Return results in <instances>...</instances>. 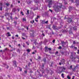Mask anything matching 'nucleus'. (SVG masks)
Instances as JSON below:
<instances>
[{"instance_id":"f257e3e1","label":"nucleus","mask_w":79,"mask_h":79,"mask_svg":"<svg viewBox=\"0 0 79 79\" xmlns=\"http://www.w3.org/2000/svg\"><path fill=\"white\" fill-rule=\"evenodd\" d=\"M52 1L48 0V6L49 8H51V5H52Z\"/></svg>"},{"instance_id":"f03ea898","label":"nucleus","mask_w":79,"mask_h":79,"mask_svg":"<svg viewBox=\"0 0 79 79\" xmlns=\"http://www.w3.org/2000/svg\"><path fill=\"white\" fill-rule=\"evenodd\" d=\"M52 28L55 30H58L59 29V27H57L56 26L53 25L52 26Z\"/></svg>"},{"instance_id":"7ed1b4c3","label":"nucleus","mask_w":79,"mask_h":79,"mask_svg":"<svg viewBox=\"0 0 79 79\" xmlns=\"http://www.w3.org/2000/svg\"><path fill=\"white\" fill-rule=\"evenodd\" d=\"M60 69H61V72L64 71L66 69V68L64 67H60Z\"/></svg>"},{"instance_id":"20e7f679","label":"nucleus","mask_w":79,"mask_h":79,"mask_svg":"<svg viewBox=\"0 0 79 79\" xmlns=\"http://www.w3.org/2000/svg\"><path fill=\"white\" fill-rule=\"evenodd\" d=\"M67 21L69 23H70L72 22V19H71V18H68L67 19Z\"/></svg>"},{"instance_id":"39448f33","label":"nucleus","mask_w":79,"mask_h":79,"mask_svg":"<svg viewBox=\"0 0 79 79\" xmlns=\"http://www.w3.org/2000/svg\"><path fill=\"white\" fill-rule=\"evenodd\" d=\"M61 63L62 64H64L65 63V60L64 59H62L61 60Z\"/></svg>"},{"instance_id":"423d86ee","label":"nucleus","mask_w":79,"mask_h":79,"mask_svg":"<svg viewBox=\"0 0 79 79\" xmlns=\"http://www.w3.org/2000/svg\"><path fill=\"white\" fill-rule=\"evenodd\" d=\"M13 65L14 66H15V67H16V66H17L16 65V61H13Z\"/></svg>"},{"instance_id":"0eeeda50","label":"nucleus","mask_w":79,"mask_h":79,"mask_svg":"<svg viewBox=\"0 0 79 79\" xmlns=\"http://www.w3.org/2000/svg\"><path fill=\"white\" fill-rule=\"evenodd\" d=\"M40 18V16H37V17L36 18H35V21H36V22H38V20H37V19H39V18Z\"/></svg>"},{"instance_id":"6e6552de","label":"nucleus","mask_w":79,"mask_h":79,"mask_svg":"<svg viewBox=\"0 0 79 79\" xmlns=\"http://www.w3.org/2000/svg\"><path fill=\"white\" fill-rule=\"evenodd\" d=\"M48 48L47 47H46L45 48V52H48Z\"/></svg>"},{"instance_id":"1a4fd4ad","label":"nucleus","mask_w":79,"mask_h":79,"mask_svg":"<svg viewBox=\"0 0 79 79\" xmlns=\"http://www.w3.org/2000/svg\"><path fill=\"white\" fill-rule=\"evenodd\" d=\"M61 44H62V46L63 47H64V45H65V42H61Z\"/></svg>"},{"instance_id":"9d476101","label":"nucleus","mask_w":79,"mask_h":79,"mask_svg":"<svg viewBox=\"0 0 79 79\" xmlns=\"http://www.w3.org/2000/svg\"><path fill=\"white\" fill-rule=\"evenodd\" d=\"M16 11V10L15 8L13 9L12 10V11L13 12H14V13H15Z\"/></svg>"},{"instance_id":"9b49d317","label":"nucleus","mask_w":79,"mask_h":79,"mask_svg":"<svg viewBox=\"0 0 79 79\" xmlns=\"http://www.w3.org/2000/svg\"><path fill=\"white\" fill-rule=\"evenodd\" d=\"M7 34H8V35L7 36V37H9L11 36V34H10V32H8L7 33Z\"/></svg>"},{"instance_id":"f8f14e48","label":"nucleus","mask_w":79,"mask_h":79,"mask_svg":"<svg viewBox=\"0 0 79 79\" xmlns=\"http://www.w3.org/2000/svg\"><path fill=\"white\" fill-rule=\"evenodd\" d=\"M73 69V66L70 65L69 67V69Z\"/></svg>"},{"instance_id":"ddd939ff","label":"nucleus","mask_w":79,"mask_h":79,"mask_svg":"<svg viewBox=\"0 0 79 79\" xmlns=\"http://www.w3.org/2000/svg\"><path fill=\"white\" fill-rule=\"evenodd\" d=\"M22 35H23V36H24L25 37H27V36H26V33H23L22 34Z\"/></svg>"},{"instance_id":"4468645a","label":"nucleus","mask_w":79,"mask_h":79,"mask_svg":"<svg viewBox=\"0 0 79 79\" xmlns=\"http://www.w3.org/2000/svg\"><path fill=\"white\" fill-rule=\"evenodd\" d=\"M60 6H57V8H61V6H62V5H61V4H60Z\"/></svg>"},{"instance_id":"2eb2a0df","label":"nucleus","mask_w":79,"mask_h":79,"mask_svg":"<svg viewBox=\"0 0 79 79\" xmlns=\"http://www.w3.org/2000/svg\"><path fill=\"white\" fill-rule=\"evenodd\" d=\"M69 11H71V10L73 9V8H72V7L71 6H69Z\"/></svg>"},{"instance_id":"dca6fc26","label":"nucleus","mask_w":79,"mask_h":79,"mask_svg":"<svg viewBox=\"0 0 79 79\" xmlns=\"http://www.w3.org/2000/svg\"><path fill=\"white\" fill-rule=\"evenodd\" d=\"M76 67H75L73 69V71H76Z\"/></svg>"},{"instance_id":"f3484780","label":"nucleus","mask_w":79,"mask_h":79,"mask_svg":"<svg viewBox=\"0 0 79 79\" xmlns=\"http://www.w3.org/2000/svg\"><path fill=\"white\" fill-rule=\"evenodd\" d=\"M3 5V3L2 2H0V6H2Z\"/></svg>"},{"instance_id":"a211bd4d","label":"nucleus","mask_w":79,"mask_h":79,"mask_svg":"<svg viewBox=\"0 0 79 79\" xmlns=\"http://www.w3.org/2000/svg\"><path fill=\"white\" fill-rule=\"evenodd\" d=\"M6 6H8L10 5V4L9 3H6Z\"/></svg>"},{"instance_id":"6ab92c4d","label":"nucleus","mask_w":79,"mask_h":79,"mask_svg":"<svg viewBox=\"0 0 79 79\" xmlns=\"http://www.w3.org/2000/svg\"><path fill=\"white\" fill-rule=\"evenodd\" d=\"M27 15H28V14H29V10H27Z\"/></svg>"},{"instance_id":"aec40b11","label":"nucleus","mask_w":79,"mask_h":79,"mask_svg":"<svg viewBox=\"0 0 79 79\" xmlns=\"http://www.w3.org/2000/svg\"><path fill=\"white\" fill-rule=\"evenodd\" d=\"M42 23L43 24H45V20H43L42 22Z\"/></svg>"},{"instance_id":"412c9836","label":"nucleus","mask_w":79,"mask_h":79,"mask_svg":"<svg viewBox=\"0 0 79 79\" xmlns=\"http://www.w3.org/2000/svg\"><path fill=\"white\" fill-rule=\"evenodd\" d=\"M61 76H62V77H63V78H64V73L62 74Z\"/></svg>"},{"instance_id":"4be33fe9","label":"nucleus","mask_w":79,"mask_h":79,"mask_svg":"<svg viewBox=\"0 0 79 79\" xmlns=\"http://www.w3.org/2000/svg\"><path fill=\"white\" fill-rule=\"evenodd\" d=\"M72 60H74L75 59H76V57H72Z\"/></svg>"},{"instance_id":"5701e85b","label":"nucleus","mask_w":79,"mask_h":79,"mask_svg":"<svg viewBox=\"0 0 79 79\" xmlns=\"http://www.w3.org/2000/svg\"><path fill=\"white\" fill-rule=\"evenodd\" d=\"M19 69L20 71H22V68L19 67Z\"/></svg>"},{"instance_id":"b1692460","label":"nucleus","mask_w":79,"mask_h":79,"mask_svg":"<svg viewBox=\"0 0 79 79\" xmlns=\"http://www.w3.org/2000/svg\"><path fill=\"white\" fill-rule=\"evenodd\" d=\"M27 51L28 52H31V50L29 49H27Z\"/></svg>"},{"instance_id":"393cba45","label":"nucleus","mask_w":79,"mask_h":79,"mask_svg":"<svg viewBox=\"0 0 79 79\" xmlns=\"http://www.w3.org/2000/svg\"><path fill=\"white\" fill-rule=\"evenodd\" d=\"M3 8V7L2 6H1V7H0V10H1V11H2V9Z\"/></svg>"},{"instance_id":"a878e982","label":"nucleus","mask_w":79,"mask_h":79,"mask_svg":"<svg viewBox=\"0 0 79 79\" xmlns=\"http://www.w3.org/2000/svg\"><path fill=\"white\" fill-rule=\"evenodd\" d=\"M21 14L22 15H24V14H23V11H22L20 12Z\"/></svg>"},{"instance_id":"bb28decb","label":"nucleus","mask_w":79,"mask_h":79,"mask_svg":"<svg viewBox=\"0 0 79 79\" xmlns=\"http://www.w3.org/2000/svg\"><path fill=\"white\" fill-rule=\"evenodd\" d=\"M9 15V13H6L5 14V15L6 16H7V15Z\"/></svg>"},{"instance_id":"cd10ccee","label":"nucleus","mask_w":79,"mask_h":79,"mask_svg":"<svg viewBox=\"0 0 79 79\" xmlns=\"http://www.w3.org/2000/svg\"><path fill=\"white\" fill-rule=\"evenodd\" d=\"M68 79H71V78L69 77V76H68L67 77Z\"/></svg>"},{"instance_id":"c85d7f7f","label":"nucleus","mask_w":79,"mask_h":79,"mask_svg":"<svg viewBox=\"0 0 79 79\" xmlns=\"http://www.w3.org/2000/svg\"><path fill=\"white\" fill-rule=\"evenodd\" d=\"M58 49H61L62 48H61V46H59V47L58 48Z\"/></svg>"},{"instance_id":"c756f323","label":"nucleus","mask_w":79,"mask_h":79,"mask_svg":"<svg viewBox=\"0 0 79 79\" xmlns=\"http://www.w3.org/2000/svg\"><path fill=\"white\" fill-rule=\"evenodd\" d=\"M23 21H26V18H23Z\"/></svg>"},{"instance_id":"7c9ffc66","label":"nucleus","mask_w":79,"mask_h":79,"mask_svg":"<svg viewBox=\"0 0 79 79\" xmlns=\"http://www.w3.org/2000/svg\"><path fill=\"white\" fill-rule=\"evenodd\" d=\"M17 52H20V49H18Z\"/></svg>"},{"instance_id":"2f4dec72","label":"nucleus","mask_w":79,"mask_h":79,"mask_svg":"<svg viewBox=\"0 0 79 79\" xmlns=\"http://www.w3.org/2000/svg\"><path fill=\"white\" fill-rule=\"evenodd\" d=\"M49 10L51 12V13H52L53 12V10H52L49 9Z\"/></svg>"},{"instance_id":"473e14b6","label":"nucleus","mask_w":79,"mask_h":79,"mask_svg":"<svg viewBox=\"0 0 79 79\" xmlns=\"http://www.w3.org/2000/svg\"><path fill=\"white\" fill-rule=\"evenodd\" d=\"M76 3L77 5H79V2H76Z\"/></svg>"},{"instance_id":"72a5a7b5","label":"nucleus","mask_w":79,"mask_h":79,"mask_svg":"<svg viewBox=\"0 0 79 79\" xmlns=\"http://www.w3.org/2000/svg\"><path fill=\"white\" fill-rule=\"evenodd\" d=\"M5 51H7V48L5 49L4 50V52H5Z\"/></svg>"},{"instance_id":"f704fd0d","label":"nucleus","mask_w":79,"mask_h":79,"mask_svg":"<svg viewBox=\"0 0 79 79\" xmlns=\"http://www.w3.org/2000/svg\"><path fill=\"white\" fill-rule=\"evenodd\" d=\"M10 18L12 20L13 19V17H12V16H10Z\"/></svg>"},{"instance_id":"c9c22d12","label":"nucleus","mask_w":79,"mask_h":79,"mask_svg":"<svg viewBox=\"0 0 79 79\" xmlns=\"http://www.w3.org/2000/svg\"><path fill=\"white\" fill-rule=\"evenodd\" d=\"M55 40H54L52 41V43H55Z\"/></svg>"},{"instance_id":"e433bc0d","label":"nucleus","mask_w":79,"mask_h":79,"mask_svg":"<svg viewBox=\"0 0 79 79\" xmlns=\"http://www.w3.org/2000/svg\"><path fill=\"white\" fill-rule=\"evenodd\" d=\"M48 50L50 51V50H52V49H51V48H48Z\"/></svg>"},{"instance_id":"4c0bfd02","label":"nucleus","mask_w":79,"mask_h":79,"mask_svg":"<svg viewBox=\"0 0 79 79\" xmlns=\"http://www.w3.org/2000/svg\"><path fill=\"white\" fill-rule=\"evenodd\" d=\"M35 3H37V0H34Z\"/></svg>"},{"instance_id":"58836bf2","label":"nucleus","mask_w":79,"mask_h":79,"mask_svg":"<svg viewBox=\"0 0 79 79\" xmlns=\"http://www.w3.org/2000/svg\"><path fill=\"white\" fill-rule=\"evenodd\" d=\"M26 43L27 45H29V43H28V42H26Z\"/></svg>"},{"instance_id":"ea45409f","label":"nucleus","mask_w":79,"mask_h":79,"mask_svg":"<svg viewBox=\"0 0 79 79\" xmlns=\"http://www.w3.org/2000/svg\"><path fill=\"white\" fill-rule=\"evenodd\" d=\"M41 57L40 56H38V59H39V60H40Z\"/></svg>"},{"instance_id":"a19ab883","label":"nucleus","mask_w":79,"mask_h":79,"mask_svg":"<svg viewBox=\"0 0 79 79\" xmlns=\"http://www.w3.org/2000/svg\"><path fill=\"white\" fill-rule=\"evenodd\" d=\"M48 21H46V22H45V24H47L48 23Z\"/></svg>"},{"instance_id":"79ce46f5","label":"nucleus","mask_w":79,"mask_h":79,"mask_svg":"<svg viewBox=\"0 0 79 79\" xmlns=\"http://www.w3.org/2000/svg\"><path fill=\"white\" fill-rule=\"evenodd\" d=\"M24 72L25 73H26V74H27V70L25 71Z\"/></svg>"},{"instance_id":"37998d69","label":"nucleus","mask_w":79,"mask_h":79,"mask_svg":"<svg viewBox=\"0 0 79 79\" xmlns=\"http://www.w3.org/2000/svg\"><path fill=\"white\" fill-rule=\"evenodd\" d=\"M22 39H23V40H25V38H24L23 37H22Z\"/></svg>"},{"instance_id":"c03bdc74","label":"nucleus","mask_w":79,"mask_h":79,"mask_svg":"<svg viewBox=\"0 0 79 79\" xmlns=\"http://www.w3.org/2000/svg\"><path fill=\"white\" fill-rule=\"evenodd\" d=\"M52 34H54V32L53 31V30L52 31Z\"/></svg>"},{"instance_id":"a18cd8bd","label":"nucleus","mask_w":79,"mask_h":79,"mask_svg":"<svg viewBox=\"0 0 79 79\" xmlns=\"http://www.w3.org/2000/svg\"><path fill=\"white\" fill-rule=\"evenodd\" d=\"M43 60L44 62H45V61H46V60L45 59H44Z\"/></svg>"},{"instance_id":"49530a36","label":"nucleus","mask_w":79,"mask_h":79,"mask_svg":"<svg viewBox=\"0 0 79 79\" xmlns=\"http://www.w3.org/2000/svg\"><path fill=\"white\" fill-rule=\"evenodd\" d=\"M71 48H74V47L73 46V45H72L71 47Z\"/></svg>"},{"instance_id":"de8ad7c7","label":"nucleus","mask_w":79,"mask_h":79,"mask_svg":"<svg viewBox=\"0 0 79 79\" xmlns=\"http://www.w3.org/2000/svg\"><path fill=\"white\" fill-rule=\"evenodd\" d=\"M73 44H76V42H75V41H73Z\"/></svg>"},{"instance_id":"09e8293b","label":"nucleus","mask_w":79,"mask_h":79,"mask_svg":"<svg viewBox=\"0 0 79 79\" xmlns=\"http://www.w3.org/2000/svg\"><path fill=\"white\" fill-rule=\"evenodd\" d=\"M31 64L30 63H29L28 66H29V65H31Z\"/></svg>"},{"instance_id":"8fccbe9b","label":"nucleus","mask_w":79,"mask_h":79,"mask_svg":"<svg viewBox=\"0 0 79 79\" xmlns=\"http://www.w3.org/2000/svg\"><path fill=\"white\" fill-rule=\"evenodd\" d=\"M15 37H19L18 35H15Z\"/></svg>"},{"instance_id":"3c124183","label":"nucleus","mask_w":79,"mask_h":79,"mask_svg":"<svg viewBox=\"0 0 79 79\" xmlns=\"http://www.w3.org/2000/svg\"><path fill=\"white\" fill-rule=\"evenodd\" d=\"M61 64H62L61 63V62L60 63H59V64H60V65H61Z\"/></svg>"},{"instance_id":"603ef678","label":"nucleus","mask_w":79,"mask_h":79,"mask_svg":"<svg viewBox=\"0 0 79 79\" xmlns=\"http://www.w3.org/2000/svg\"><path fill=\"white\" fill-rule=\"evenodd\" d=\"M31 3V1H29V3Z\"/></svg>"},{"instance_id":"864d4df0","label":"nucleus","mask_w":79,"mask_h":79,"mask_svg":"<svg viewBox=\"0 0 79 79\" xmlns=\"http://www.w3.org/2000/svg\"><path fill=\"white\" fill-rule=\"evenodd\" d=\"M17 10L18 11H19V8L17 9Z\"/></svg>"},{"instance_id":"5fc2aeb1","label":"nucleus","mask_w":79,"mask_h":79,"mask_svg":"<svg viewBox=\"0 0 79 79\" xmlns=\"http://www.w3.org/2000/svg\"><path fill=\"white\" fill-rule=\"evenodd\" d=\"M45 41L46 42H47V39L45 40Z\"/></svg>"},{"instance_id":"6e6d98bb","label":"nucleus","mask_w":79,"mask_h":79,"mask_svg":"<svg viewBox=\"0 0 79 79\" xmlns=\"http://www.w3.org/2000/svg\"><path fill=\"white\" fill-rule=\"evenodd\" d=\"M57 53H58V51H57L56 53V54H57Z\"/></svg>"},{"instance_id":"4d7b16f0","label":"nucleus","mask_w":79,"mask_h":79,"mask_svg":"<svg viewBox=\"0 0 79 79\" xmlns=\"http://www.w3.org/2000/svg\"><path fill=\"white\" fill-rule=\"evenodd\" d=\"M31 23V24H33V22L32 21H31L30 22Z\"/></svg>"},{"instance_id":"13d9d810","label":"nucleus","mask_w":79,"mask_h":79,"mask_svg":"<svg viewBox=\"0 0 79 79\" xmlns=\"http://www.w3.org/2000/svg\"><path fill=\"white\" fill-rule=\"evenodd\" d=\"M30 73H33L32 71H30Z\"/></svg>"},{"instance_id":"bf43d9fd","label":"nucleus","mask_w":79,"mask_h":79,"mask_svg":"<svg viewBox=\"0 0 79 79\" xmlns=\"http://www.w3.org/2000/svg\"><path fill=\"white\" fill-rule=\"evenodd\" d=\"M32 54H35V52H32Z\"/></svg>"},{"instance_id":"052dcab7","label":"nucleus","mask_w":79,"mask_h":79,"mask_svg":"<svg viewBox=\"0 0 79 79\" xmlns=\"http://www.w3.org/2000/svg\"><path fill=\"white\" fill-rule=\"evenodd\" d=\"M77 53H78V54H79V50H78V52H77Z\"/></svg>"},{"instance_id":"680f3d73","label":"nucleus","mask_w":79,"mask_h":79,"mask_svg":"<svg viewBox=\"0 0 79 79\" xmlns=\"http://www.w3.org/2000/svg\"><path fill=\"white\" fill-rule=\"evenodd\" d=\"M27 30H28V29H29V28H28V27H27Z\"/></svg>"},{"instance_id":"e2e57ef3","label":"nucleus","mask_w":79,"mask_h":79,"mask_svg":"<svg viewBox=\"0 0 79 79\" xmlns=\"http://www.w3.org/2000/svg\"><path fill=\"white\" fill-rule=\"evenodd\" d=\"M42 66H43V67H44V64H42Z\"/></svg>"},{"instance_id":"0e129e2a","label":"nucleus","mask_w":79,"mask_h":79,"mask_svg":"<svg viewBox=\"0 0 79 79\" xmlns=\"http://www.w3.org/2000/svg\"><path fill=\"white\" fill-rule=\"evenodd\" d=\"M42 35H43L44 36H45V34H42Z\"/></svg>"},{"instance_id":"69168bd1","label":"nucleus","mask_w":79,"mask_h":79,"mask_svg":"<svg viewBox=\"0 0 79 79\" xmlns=\"http://www.w3.org/2000/svg\"><path fill=\"white\" fill-rule=\"evenodd\" d=\"M7 29H9V27H7Z\"/></svg>"},{"instance_id":"338daca9","label":"nucleus","mask_w":79,"mask_h":79,"mask_svg":"<svg viewBox=\"0 0 79 79\" xmlns=\"http://www.w3.org/2000/svg\"><path fill=\"white\" fill-rule=\"evenodd\" d=\"M9 68V66L8 65L7 66V68Z\"/></svg>"},{"instance_id":"774afa93","label":"nucleus","mask_w":79,"mask_h":79,"mask_svg":"<svg viewBox=\"0 0 79 79\" xmlns=\"http://www.w3.org/2000/svg\"><path fill=\"white\" fill-rule=\"evenodd\" d=\"M74 48H75V49H77V47H74Z\"/></svg>"}]
</instances>
